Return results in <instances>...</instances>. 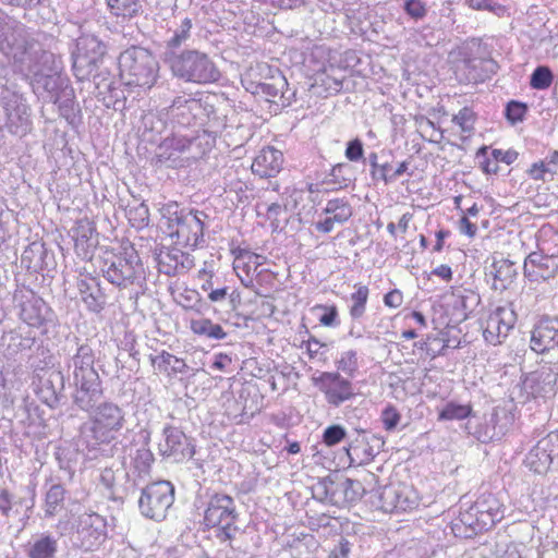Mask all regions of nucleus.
<instances>
[{
    "instance_id": "5fc2aeb1",
    "label": "nucleus",
    "mask_w": 558,
    "mask_h": 558,
    "mask_svg": "<svg viewBox=\"0 0 558 558\" xmlns=\"http://www.w3.org/2000/svg\"><path fill=\"white\" fill-rule=\"evenodd\" d=\"M527 112V106L524 102L510 100L505 110L506 119L512 124L522 122Z\"/></svg>"
},
{
    "instance_id": "49530a36",
    "label": "nucleus",
    "mask_w": 558,
    "mask_h": 558,
    "mask_svg": "<svg viewBox=\"0 0 558 558\" xmlns=\"http://www.w3.org/2000/svg\"><path fill=\"white\" fill-rule=\"evenodd\" d=\"M472 414L471 404H459L450 401L444 405L438 414L439 421L464 420Z\"/></svg>"
},
{
    "instance_id": "6e6552de",
    "label": "nucleus",
    "mask_w": 558,
    "mask_h": 558,
    "mask_svg": "<svg viewBox=\"0 0 558 558\" xmlns=\"http://www.w3.org/2000/svg\"><path fill=\"white\" fill-rule=\"evenodd\" d=\"M235 500L225 493H214L209 496L204 511V524L207 527H217V537L221 542H232L240 532Z\"/></svg>"
},
{
    "instance_id": "39448f33",
    "label": "nucleus",
    "mask_w": 558,
    "mask_h": 558,
    "mask_svg": "<svg viewBox=\"0 0 558 558\" xmlns=\"http://www.w3.org/2000/svg\"><path fill=\"white\" fill-rule=\"evenodd\" d=\"M119 69L126 86L150 89L157 81L159 63L148 49L132 46L120 53Z\"/></svg>"
},
{
    "instance_id": "7ed1b4c3",
    "label": "nucleus",
    "mask_w": 558,
    "mask_h": 558,
    "mask_svg": "<svg viewBox=\"0 0 558 558\" xmlns=\"http://www.w3.org/2000/svg\"><path fill=\"white\" fill-rule=\"evenodd\" d=\"M39 54L24 70L28 71L35 94L43 96L47 101H57L61 92L71 86L69 78L61 74V58L48 50Z\"/></svg>"
},
{
    "instance_id": "4d7b16f0",
    "label": "nucleus",
    "mask_w": 558,
    "mask_h": 558,
    "mask_svg": "<svg viewBox=\"0 0 558 558\" xmlns=\"http://www.w3.org/2000/svg\"><path fill=\"white\" fill-rule=\"evenodd\" d=\"M179 304L185 310H194L197 312H201L205 305L199 293L192 289H186L180 294Z\"/></svg>"
},
{
    "instance_id": "1a4fd4ad",
    "label": "nucleus",
    "mask_w": 558,
    "mask_h": 558,
    "mask_svg": "<svg viewBox=\"0 0 558 558\" xmlns=\"http://www.w3.org/2000/svg\"><path fill=\"white\" fill-rule=\"evenodd\" d=\"M505 506L490 493L482 494L476 501L460 514V522L465 527V537L486 532L504 519Z\"/></svg>"
},
{
    "instance_id": "dca6fc26",
    "label": "nucleus",
    "mask_w": 558,
    "mask_h": 558,
    "mask_svg": "<svg viewBox=\"0 0 558 558\" xmlns=\"http://www.w3.org/2000/svg\"><path fill=\"white\" fill-rule=\"evenodd\" d=\"M163 441L159 442L158 450L163 458H171L175 462H182L193 458L195 445L193 439L179 427L167 424L162 428Z\"/></svg>"
},
{
    "instance_id": "c756f323",
    "label": "nucleus",
    "mask_w": 558,
    "mask_h": 558,
    "mask_svg": "<svg viewBox=\"0 0 558 558\" xmlns=\"http://www.w3.org/2000/svg\"><path fill=\"white\" fill-rule=\"evenodd\" d=\"M193 19L189 16H175L172 25L167 31V38L163 41L162 60L168 59L172 53L182 52L183 45L191 38Z\"/></svg>"
},
{
    "instance_id": "bb28decb",
    "label": "nucleus",
    "mask_w": 558,
    "mask_h": 558,
    "mask_svg": "<svg viewBox=\"0 0 558 558\" xmlns=\"http://www.w3.org/2000/svg\"><path fill=\"white\" fill-rule=\"evenodd\" d=\"M155 259L158 271L169 277L186 274L194 266L190 254L178 247L161 246L158 252L155 251Z\"/></svg>"
},
{
    "instance_id": "ddd939ff",
    "label": "nucleus",
    "mask_w": 558,
    "mask_h": 558,
    "mask_svg": "<svg viewBox=\"0 0 558 558\" xmlns=\"http://www.w3.org/2000/svg\"><path fill=\"white\" fill-rule=\"evenodd\" d=\"M558 337V317L542 316L533 326L530 349L541 359L538 364L558 365L556 343Z\"/></svg>"
},
{
    "instance_id": "9b49d317",
    "label": "nucleus",
    "mask_w": 558,
    "mask_h": 558,
    "mask_svg": "<svg viewBox=\"0 0 558 558\" xmlns=\"http://www.w3.org/2000/svg\"><path fill=\"white\" fill-rule=\"evenodd\" d=\"M465 78L469 83H480L489 80L499 70V64L490 56L487 44L472 38L466 41L461 51Z\"/></svg>"
},
{
    "instance_id": "a18cd8bd",
    "label": "nucleus",
    "mask_w": 558,
    "mask_h": 558,
    "mask_svg": "<svg viewBox=\"0 0 558 558\" xmlns=\"http://www.w3.org/2000/svg\"><path fill=\"white\" fill-rule=\"evenodd\" d=\"M354 288L355 292L350 296L352 305L350 306L349 313L353 320H357L365 314L369 289L363 284H355Z\"/></svg>"
},
{
    "instance_id": "de8ad7c7",
    "label": "nucleus",
    "mask_w": 558,
    "mask_h": 558,
    "mask_svg": "<svg viewBox=\"0 0 558 558\" xmlns=\"http://www.w3.org/2000/svg\"><path fill=\"white\" fill-rule=\"evenodd\" d=\"M150 361L153 364H158L159 368L166 365H171V371L173 373H187L191 367L182 360L179 359L167 351H162L159 355L153 356L150 355Z\"/></svg>"
},
{
    "instance_id": "a878e982",
    "label": "nucleus",
    "mask_w": 558,
    "mask_h": 558,
    "mask_svg": "<svg viewBox=\"0 0 558 558\" xmlns=\"http://www.w3.org/2000/svg\"><path fill=\"white\" fill-rule=\"evenodd\" d=\"M204 111L205 106L201 99L186 95L175 97L168 108L172 122L183 128L195 125Z\"/></svg>"
},
{
    "instance_id": "37998d69",
    "label": "nucleus",
    "mask_w": 558,
    "mask_h": 558,
    "mask_svg": "<svg viewBox=\"0 0 558 558\" xmlns=\"http://www.w3.org/2000/svg\"><path fill=\"white\" fill-rule=\"evenodd\" d=\"M143 0H107L110 12L123 19H133L143 12Z\"/></svg>"
},
{
    "instance_id": "58836bf2",
    "label": "nucleus",
    "mask_w": 558,
    "mask_h": 558,
    "mask_svg": "<svg viewBox=\"0 0 558 558\" xmlns=\"http://www.w3.org/2000/svg\"><path fill=\"white\" fill-rule=\"evenodd\" d=\"M66 490L62 484H51L45 495V515L48 518L54 517L64 507Z\"/></svg>"
},
{
    "instance_id": "b1692460",
    "label": "nucleus",
    "mask_w": 558,
    "mask_h": 558,
    "mask_svg": "<svg viewBox=\"0 0 558 558\" xmlns=\"http://www.w3.org/2000/svg\"><path fill=\"white\" fill-rule=\"evenodd\" d=\"M74 390L72 393L73 404L81 411L90 412L104 399V387L100 377L81 378L71 380Z\"/></svg>"
},
{
    "instance_id": "cd10ccee",
    "label": "nucleus",
    "mask_w": 558,
    "mask_h": 558,
    "mask_svg": "<svg viewBox=\"0 0 558 558\" xmlns=\"http://www.w3.org/2000/svg\"><path fill=\"white\" fill-rule=\"evenodd\" d=\"M517 315L509 306H498L488 317L484 338L490 344L501 343L514 327Z\"/></svg>"
},
{
    "instance_id": "3c124183",
    "label": "nucleus",
    "mask_w": 558,
    "mask_h": 558,
    "mask_svg": "<svg viewBox=\"0 0 558 558\" xmlns=\"http://www.w3.org/2000/svg\"><path fill=\"white\" fill-rule=\"evenodd\" d=\"M336 365L338 371H341L350 377H353L359 368L356 351L349 350L343 352L341 357L336 362Z\"/></svg>"
},
{
    "instance_id": "680f3d73",
    "label": "nucleus",
    "mask_w": 558,
    "mask_h": 558,
    "mask_svg": "<svg viewBox=\"0 0 558 558\" xmlns=\"http://www.w3.org/2000/svg\"><path fill=\"white\" fill-rule=\"evenodd\" d=\"M347 436L345 428L335 424L328 426L323 434V441L326 446L332 447L342 441Z\"/></svg>"
},
{
    "instance_id": "6e6d98bb",
    "label": "nucleus",
    "mask_w": 558,
    "mask_h": 558,
    "mask_svg": "<svg viewBox=\"0 0 558 558\" xmlns=\"http://www.w3.org/2000/svg\"><path fill=\"white\" fill-rule=\"evenodd\" d=\"M154 461V454L147 447V442L136 450L134 456V466L140 472H148Z\"/></svg>"
},
{
    "instance_id": "c85d7f7f",
    "label": "nucleus",
    "mask_w": 558,
    "mask_h": 558,
    "mask_svg": "<svg viewBox=\"0 0 558 558\" xmlns=\"http://www.w3.org/2000/svg\"><path fill=\"white\" fill-rule=\"evenodd\" d=\"M64 376L60 371H48L40 378L36 393L40 401L49 408L54 409L65 399Z\"/></svg>"
},
{
    "instance_id": "7c9ffc66",
    "label": "nucleus",
    "mask_w": 558,
    "mask_h": 558,
    "mask_svg": "<svg viewBox=\"0 0 558 558\" xmlns=\"http://www.w3.org/2000/svg\"><path fill=\"white\" fill-rule=\"evenodd\" d=\"M523 271L530 281L547 280L558 272V257L532 252L524 260Z\"/></svg>"
},
{
    "instance_id": "79ce46f5",
    "label": "nucleus",
    "mask_w": 558,
    "mask_h": 558,
    "mask_svg": "<svg viewBox=\"0 0 558 558\" xmlns=\"http://www.w3.org/2000/svg\"><path fill=\"white\" fill-rule=\"evenodd\" d=\"M284 86H287V80L283 75L279 74L277 76H271L269 82L256 84L252 93L265 96L266 100L278 105L280 92Z\"/></svg>"
},
{
    "instance_id": "e433bc0d",
    "label": "nucleus",
    "mask_w": 558,
    "mask_h": 558,
    "mask_svg": "<svg viewBox=\"0 0 558 558\" xmlns=\"http://www.w3.org/2000/svg\"><path fill=\"white\" fill-rule=\"evenodd\" d=\"M58 539L50 534H40L28 544V558H56Z\"/></svg>"
},
{
    "instance_id": "72a5a7b5",
    "label": "nucleus",
    "mask_w": 558,
    "mask_h": 558,
    "mask_svg": "<svg viewBox=\"0 0 558 558\" xmlns=\"http://www.w3.org/2000/svg\"><path fill=\"white\" fill-rule=\"evenodd\" d=\"M282 165V151L272 146H266L254 158L252 171L260 178H272L281 171Z\"/></svg>"
},
{
    "instance_id": "5701e85b",
    "label": "nucleus",
    "mask_w": 558,
    "mask_h": 558,
    "mask_svg": "<svg viewBox=\"0 0 558 558\" xmlns=\"http://www.w3.org/2000/svg\"><path fill=\"white\" fill-rule=\"evenodd\" d=\"M74 342L76 345L75 353L70 355L66 361L69 379L100 377L94 366L95 352L88 341L80 342V339L74 337Z\"/></svg>"
},
{
    "instance_id": "e2e57ef3",
    "label": "nucleus",
    "mask_w": 558,
    "mask_h": 558,
    "mask_svg": "<svg viewBox=\"0 0 558 558\" xmlns=\"http://www.w3.org/2000/svg\"><path fill=\"white\" fill-rule=\"evenodd\" d=\"M404 12L413 20H423L427 15L426 3L422 0H404Z\"/></svg>"
},
{
    "instance_id": "8fccbe9b",
    "label": "nucleus",
    "mask_w": 558,
    "mask_h": 558,
    "mask_svg": "<svg viewBox=\"0 0 558 558\" xmlns=\"http://www.w3.org/2000/svg\"><path fill=\"white\" fill-rule=\"evenodd\" d=\"M126 217L133 227L143 229L149 222L148 206L145 203H140L136 206L130 207L126 210Z\"/></svg>"
},
{
    "instance_id": "13d9d810",
    "label": "nucleus",
    "mask_w": 558,
    "mask_h": 558,
    "mask_svg": "<svg viewBox=\"0 0 558 558\" xmlns=\"http://www.w3.org/2000/svg\"><path fill=\"white\" fill-rule=\"evenodd\" d=\"M475 114L468 108H462L457 114L453 116L452 122L458 124L465 133H471L474 130Z\"/></svg>"
},
{
    "instance_id": "f3484780",
    "label": "nucleus",
    "mask_w": 558,
    "mask_h": 558,
    "mask_svg": "<svg viewBox=\"0 0 558 558\" xmlns=\"http://www.w3.org/2000/svg\"><path fill=\"white\" fill-rule=\"evenodd\" d=\"M384 446L385 440L381 436L356 429L354 436H351L347 453L351 463L365 464L379 454Z\"/></svg>"
},
{
    "instance_id": "f8f14e48",
    "label": "nucleus",
    "mask_w": 558,
    "mask_h": 558,
    "mask_svg": "<svg viewBox=\"0 0 558 558\" xmlns=\"http://www.w3.org/2000/svg\"><path fill=\"white\" fill-rule=\"evenodd\" d=\"M174 501V486L169 481H158L146 485L138 499L141 513L149 519L161 521Z\"/></svg>"
},
{
    "instance_id": "20e7f679",
    "label": "nucleus",
    "mask_w": 558,
    "mask_h": 558,
    "mask_svg": "<svg viewBox=\"0 0 558 558\" xmlns=\"http://www.w3.org/2000/svg\"><path fill=\"white\" fill-rule=\"evenodd\" d=\"M171 74L185 82L206 85L217 82L221 74L213 59L198 49H185L163 60Z\"/></svg>"
},
{
    "instance_id": "4be33fe9",
    "label": "nucleus",
    "mask_w": 558,
    "mask_h": 558,
    "mask_svg": "<svg viewBox=\"0 0 558 558\" xmlns=\"http://www.w3.org/2000/svg\"><path fill=\"white\" fill-rule=\"evenodd\" d=\"M527 466L535 473H546L553 465L558 468V433H550L530 450Z\"/></svg>"
},
{
    "instance_id": "4468645a",
    "label": "nucleus",
    "mask_w": 558,
    "mask_h": 558,
    "mask_svg": "<svg viewBox=\"0 0 558 558\" xmlns=\"http://www.w3.org/2000/svg\"><path fill=\"white\" fill-rule=\"evenodd\" d=\"M107 537V524L102 515L92 512L81 514L71 533L72 546L84 551L98 548Z\"/></svg>"
},
{
    "instance_id": "603ef678",
    "label": "nucleus",
    "mask_w": 558,
    "mask_h": 558,
    "mask_svg": "<svg viewBox=\"0 0 558 558\" xmlns=\"http://www.w3.org/2000/svg\"><path fill=\"white\" fill-rule=\"evenodd\" d=\"M344 480V499L345 504H353L362 499V497L366 493V488L364 485L357 481L352 478H343Z\"/></svg>"
},
{
    "instance_id": "09e8293b",
    "label": "nucleus",
    "mask_w": 558,
    "mask_h": 558,
    "mask_svg": "<svg viewBox=\"0 0 558 558\" xmlns=\"http://www.w3.org/2000/svg\"><path fill=\"white\" fill-rule=\"evenodd\" d=\"M553 72L546 65H538L530 76V86L534 89H547L553 83Z\"/></svg>"
},
{
    "instance_id": "412c9836",
    "label": "nucleus",
    "mask_w": 558,
    "mask_h": 558,
    "mask_svg": "<svg viewBox=\"0 0 558 558\" xmlns=\"http://www.w3.org/2000/svg\"><path fill=\"white\" fill-rule=\"evenodd\" d=\"M541 367L522 376V391L527 397L538 398L554 393L558 380V365L539 364Z\"/></svg>"
},
{
    "instance_id": "f257e3e1",
    "label": "nucleus",
    "mask_w": 558,
    "mask_h": 558,
    "mask_svg": "<svg viewBox=\"0 0 558 558\" xmlns=\"http://www.w3.org/2000/svg\"><path fill=\"white\" fill-rule=\"evenodd\" d=\"M88 413V422L80 427L81 440L93 450L100 445L113 442L117 439V433L125 424L123 409L112 401H101Z\"/></svg>"
},
{
    "instance_id": "ea45409f",
    "label": "nucleus",
    "mask_w": 558,
    "mask_h": 558,
    "mask_svg": "<svg viewBox=\"0 0 558 558\" xmlns=\"http://www.w3.org/2000/svg\"><path fill=\"white\" fill-rule=\"evenodd\" d=\"M323 214L329 216L337 225H343L352 217L353 209L348 199L332 198L327 202Z\"/></svg>"
},
{
    "instance_id": "a19ab883",
    "label": "nucleus",
    "mask_w": 558,
    "mask_h": 558,
    "mask_svg": "<svg viewBox=\"0 0 558 558\" xmlns=\"http://www.w3.org/2000/svg\"><path fill=\"white\" fill-rule=\"evenodd\" d=\"M90 80L95 85L97 97L102 96L105 98V96L109 94L111 98H116V100H118V88L114 86L116 83L113 81V76L107 69L99 68L93 73Z\"/></svg>"
},
{
    "instance_id": "338daca9",
    "label": "nucleus",
    "mask_w": 558,
    "mask_h": 558,
    "mask_svg": "<svg viewBox=\"0 0 558 558\" xmlns=\"http://www.w3.org/2000/svg\"><path fill=\"white\" fill-rule=\"evenodd\" d=\"M344 155L350 161H359L363 158L364 148L360 138H354L348 142Z\"/></svg>"
},
{
    "instance_id": "393cba45",
    "label": "nucleus",
    "mask_w": 558,
    "mask_h": 558,
    "mask_svg": "<svg viewBox=\"0 0 558 558\" xmlns=\"http://www.w3.org/2000/svg\"><path fill=\"white\" fill-rule=\"evenodd\" d=\"M217 131L198 130L193 135L174 136L170 146L178 151H187L193 159L202 158L216 143Z\"/></svg>"
},
{
    "instance_id": "473e14b6",
    "label": "nucleus",
    "mask_w": 558,
    "mask_h": 558,
    "mask_svg": "<svg viewBox=\"0 0 558 558\" xmlns=\"http://www.w3.org/2000/svg\"><path fill=\"white\" fill-rule=\"evenodd\" d=\"M313 497L335 506H344V480L338 475L319 478L313 486Z\"/></svg>"
},
{
    "instance_id": "c03bdc74",
    "label": "nucleus",
    "mask_w": 558,
    "mask_h": 558,
    "mask_svg": "<svg viewBox=\"0 0 558 558\" xmlns=\"http://www.w3.org/2000/svg\"><path fill=\"white\" fill-rule=\"evenodd\" d=\"M191 330L198 336L209 339L222 340L227 337V332L219 324H214L208 318L193 319L191 322Z\"/></svg>"
},
{
    "instance_id": "69168bd1",
    "label": "nucleus",
    "mask_w": 558,
    "mask_h": 558,
    "mask_svg": "<svg viewBox=\"0 0 558 558\" xmlns=\"http://www.w3.org/2000/svg\"><path fill=\"white\" fill-rule=\"evenodd\" d=\"M487 153L488 147L483 146L477 150L476 158L480 160L481 168L485 173L495 174L498 172L499 166L494 159L487 158Z\"/></svg>"
},
{
    "instance_id": "0eeeda50",
    "label": "nucleus",
    "mask_w": 558,
    "mask_h": 558,
    "mask_svg": "<svg viewBox=\"0 0 558 558\" xmlns=\"http://www.w3.org/2000/svg\"><path fill=\"white\" fill-rule=\"evenodd\" d=\"M100 270L106 280L119 289L142 286L145 281L143 263L133 247L105 258Z\"/></svg>"
},
{
    "instance_id": "4c0bfd02",
    "label": "nucleus",
    "mask_w": 558,
    "mask_h": 558,
    "mask_svg": "<svg viewBox=\"0 0 558 558\" xmlns=\"http://www.w3.org/2000/svg\"><path fill=\"white\" fill-rule=\"evenodd\" d=\"M96 229L92 222L87 220H81L76 223V227L72 229V238L75 241L76 250L87 251L89 247L97 245V239H95Z\"/></svg>"
},
{
    "instance_id": "9d476101",
    "label": "nucleus",
    "mask_w": 558,
    "mask_h": 558,
    "mask_svg": "<svg viewBox=\"0 0 558 558\" xmlns=\"http://www.w3.org/2000/svg\"><path fill=\"white\" fill-rule=\"evenodd\" d=\"M108 50L107 44L94 34H82L71 53L72 70L78 81H90Z\"/></svg>"
},
{
    "instance_id": "f03ea898",
    "label": "nucleus",
    "mask_w": 558,
    "mask_h": 558,
    "mask_svg": "<svg viewBox=\"0 0 558 558\" xmlns=\"http://www.w3.org/2000/svg\"><path fill=\"white\" fill-rule=\"evenodd\" d=\"M160 214L166 220L168 234L177 239L178 245L195 248L204 244L205 221L208 219L205 211L180 208L172 202L163 205Z\"/></svg>"
},
{
    "instance_id": "aec40b11",
    "label": "nucleus",
    "mask_w": 558,
    "mask_h": 558,
    "mask_svg": "<svg viewBox=\"0 0 558 558\" xmlns=\"http://www.w3.org/2000/svg\"><path fill=\"white\" fill-rule=\"evenodd\" d=\"M75 286L78 299L88 312L98 315L108 306V294L98 277L80 274Z\"/></svg>"
},
{
    "instance_id": "6ab92c4d",
    "label": "nucleus",
    "mask_w": 558,
    "mask_h": 558,
    "mask_svg": "<svg viewBox=\"0 0 558 558\" xmlns=\"http://www.w3.org/2000/svg\"><path fill=\"white\" fill-rule=\"evenodd\" d=\"M13 299L20 306L21 319L28 326L40 327L48 320L50 308L33 290H16Z\"/></svg>"
},
{
    "instance_id": "0e129e2a",
    "label": "nucleus",
    "mask_w": 558,
    "mask_h": 558,
    "mask_svg": "<svg viewBox=\"0 0 558 558\" xmlns=\"http://www.w3.org/2000/svg\"><path fill=\"white\" fill-rule=\"evenodd\" d=\"M409 168L408 161H402L399 163L397 169L390 173L391 166L388 162L383 163L381 167V173H380V180H383L385 183H391L396 181L399 177L403 175Z\"/></svg>"
},
{
    "instance_id": "864d4df0",
    "label": "nucleus",
    "mask_w": 558,
    "mask_h": 558,
    "mask_svg": "<svg viewBox=\"0 0 558 558\" xmlns=\"http://www.w3.org/2000/svg\"><path fill=\"white\" fill-rule=\"evenodd\" d=\"M36 487L37 484L35 481H29L25 486L21 488L22 495L15 500V506H21L26 509V511L33 510L35 507L36 500Z\"/></svg>"
},
{
    "instance_id": "f704fd0d",
    "label": "nucleus",
    "mask_w": 558,
    "mask_h": 558,
    "mask_svg": "<svg viewBox=\"0 0 558 558\" xmlns=\"http://www.w3.org/2000/svg\"><path fill=\"white\" fill-rule=\"evenodd\" d=\"M492 268L490 274L494 277L493 288L495 290L504 291L508 289L518 275L514 263L509 259L501 258L496 260L493 263Z\"/></svg>"
},
{
    "instance_id": "bf43d9fd",
    "label": "nucleus",
    "mask_w": 558,
    "mask_h": 558,
    "mask_svg": "<svg viewBox=\"0 0 558 558\" xmlns=\"http://www.w3.org/2000/svg\"><path fill=\"white\" fill-rule=\"evenodd\" d=\"M354 544L341 536L337 544L330 549L327 558H354Z\"/></svg>"
},
{
    "instance_id": "423d86ee",
    "label": "nucleus",
    "mask_w": 558,
    "mask_h": 558,
    "mask_svg": "<svg viewBox=\"0 0 558 558\" xmlns=\"http://www.w3.org/2000/svg\"><path fill=\"white\" fill-rule=\"evenodd\" d=\"M5 68L0 69V128H7L10 133L24 136L32 129L31 108L24 96L15 87L10 86Z\"/></svg>"
},
{
    "instance_id": "052dcab7",
    "label": "nucleus",
    "mask_w": 558,
    "mask_h": 558,
    "mask_svg": "<svg viewBox=\"0 0 558 558\" xmlns=\"http://www.w3.org/2000/svg\"><path fill=\"white\" fill-rule=\"evenodd\" d=\"M350 173V165L338 163L332 167L329 175L332 178L331 181L338 184V186L341 189L348 186V184L351 182Z\"/></svg>"
},
{
    "instance_id": "c9c22d12",
    "label": "nucleus",
    "mask_w": 558,
    "mask_h": 558,
    "mask_svg": "<svg viewBox=\"0 0 558 558\" xmlns=\"http://www.w3.org/2000/svg\"><path fill=\"white\" fill-rule=\"evenodd\" d=\"M52 102L58 105L60 116L70 124H74L80 120L81 108L78 102L75 100V93L72 86L65 87V89H63V92L58 96V100Z\"/></svg>"
},
{
    "instance_id": "2f4dec72",
    "label": "nucleus",
    "mask_w": 558,
    "mask_h": 558,
    "mask_svg": "<svg viewBox=\"0 0 558 558\" xmlns=\"http://www.w3.org/2000/svg\"><path fill=\"white\" fill-rule=\"evenodd\" d=\"M21 265L33 272H40L56 265L54 255L41 241L29 243L22 253Z\"/></svg>"
},
{
    "instance_id": "2eb2a0df",
    "label": "nucleus",
    "mask_w": 558,
    "mask_h": 558,
    "mask_svg": "<svg viewBox=\"0 0 558 558\" xmlns=\"http://www.w3.org/2000/svg\"><path fill=\"white\" fill-rule=\"evenodd\" d=\"M312 384L324 393L326 402L338 408L352 400L356 393L351 380L337 372H317L311 378Z\"/></svg>"
},
{
    "instance_id": "774afa93",
    "label": "nucleus",
    "mask_w": 558,
    "mask_h": 558,
    "mask_svg": "<svg viewBox=\"0 0 558 558\" xmlns=\"http://www.w3.org/2000/svg\"><path fill=\"white\" fill-rule=\"evenodd\" d=\"M401 418L400 413L393 407H387L381 412V421L387 430H392L397 427Z\"/></svg>"
},
{
    "instance_id": "a211bd4d",
    "label": "nucleus",
    "mask_w": 558,
    "mask_h": 558,
    "mask_svg": "<svg viewBox=\"0 0 558 558\" xmlns=\"http://www.w3.org/2000/svg\"><path fill=\"white\" fill-rule=\"evenodd\" d=\"M380 508L385 512H404L418 506L416 490L405 484H390L384 486L379 494Z\"/></svg>"
}]
</instances>
